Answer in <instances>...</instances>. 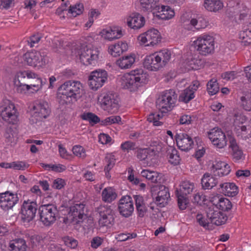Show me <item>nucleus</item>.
<instances>
[{"label":"nucleus","mask_w":251,"mask_h":251,"mask_svg":"<svg viewBox=\"0 0 251 251\" xmlns=\"http://www.w3.org/2000/svg\"><path fill=\"white\" fill-rule=\"evenodd\" d=\"M84 93L83 84L77 80H68L58 89V101L66 105L77 101Z\"/></svg>","instance_id":"1"},{"label":"nucleus","mask_w":251,"mask_h":251,"mask_svg":"<svg viewBox=\"0 0 251 251\" xmlns=\"http://www.w3.org/2000/svg\"><path fill=\"white\" fill-rule=\"evenodd\" d=\"M171 58V52L168 49H163L147 56L143 65L147 69L156 71L165 66Z\"/></svg>","instance_id":"2"},{"label":"nucleus","mask_w":251,"mask_h":251,"mask_svg":"<svg viewBox=\"0 0 251 251\" xmlns=\"http://www.w3.org/2000/svg\"><path fill=\"white\" fill-rule=\"evenodd\" d=\"M76 56L83 65L95 66L100 58V52L98 48L90 45H83L75 50L73 51Z\"/></svg>","instance_id":"3"},{"label":"nucleus","mask_w":251,"mask_h":251,"mask_svg":"<svg viewBox=\"0 0 251 251\" xmlns=\"http://www.w3.org/2000/svg\"><path fill=\"white\" fill-rule=\"evenodd\" d=\"M214 39L213 36L207 34H202L194 41V49L202 55L212 53L214 51Z\"/></svg>","instance_id":"4"},{"label":"nucleus","mask_w":251,"mask_h":251,"mask_svg":"<svg viewBox=\"0 0 251 251\" xmlns=\"http://www.w3.org/2000/svg\"><path fill=\"white\" fill-rule=\"evenodd\" d=\"M177 95L172 89L163 92L157 99L156 107L162 113L171 111L176 105Z\"/></svg>","instance_id":"5"},{"label":"nucleus","mask_w":251,"mask_h":251,"mask_svg":"<svg viewBox=\"0 0 251 251\" xmlns=\"http://www.w3.org/2000/svg\"><path fill=\"white\" fill-rule=\"evenodd\" d=\"M51 112L48 103L45 101H39L34 103L30 110V122L32 124L42 121L49 117Z\"/></svg>","instance_id":"6"},{"label":"nucleus","mask_w":251,"mask_h":251,"mask_svg":"<svg viewBox=\"0 0 251 251\" xmlns=\"http://www.w3.org/2000/svg\"><path fill=\"white\" fill-rule=\"evenodd\" d=\"M98 102L103 110L111 114L117 112L120 106L118 96L110 93H101L98 96Z\"/></svg>","instance_id":"7"},{"label":"nucleus","mask_w":251,"mask_h":251,"mask_svg":"<svg viewBox=\"0 0 251 251\" xmlns=\"http://www.w3.org/2000/svg\"><path fill=\"white\" fill-rule=\"evenodd\" d=\"M0 115L5 122L15 124L18 121V112L15 105L9 100H4L0 106Z\"/></svg>","instance_id":"8"},{"label":"nucleus","mask_w":251,"mask_h":251,"mask_svg":"<svg viewBox=\"0 0 251 251\" xmlns=\"http://www.w3.org/2000/svg\"><path fill=\"white\" fill-rule=\"evenodd\" d=\"M23 59L28 65L38 69L44 67L49 62V58L44 52L37 51L26 52Z\"/></svg>","instance_id":"9"},{"label":"nucleus","mask_w":251,"mask_h":251,"mask_svg":"<svg viewBox=\"0 0 251 251\" xmlns=\"http://www.w3.org/2000/svg\"><path fill=\"white\" fill-rule=\"evenodd\" d=\"M39 213L41 222L46 226L53 224L56 220L58 210L53 204H44L39 207Z\"/></svg>","instance_id":"10"},{"label":"nucleus","mask_w":251,"mask_h":251,"mask_svg":"<svg viewBox=\"0 0 251 251\" xmlns=\"http://www.w3.org/2000/svg\"><path fill=\"white\" fill-rule=\"evenodd\" d=\"M108 78L107 72L103 69H97L91 72L88 76V86L89 88L96 91L102 87Z\"/></svg>","instance_id":"11"},{"label":"nucleus","mask_w":251,"mask_h":251,"mask_svg":"<svg viewBox=\"0 0 251 251\" xmlns=\"http://www.w3.org/2000/svg\"><path fill=\"white\" fill-rule=\"evenodd\" d=\"M37 209V204L34 200H25L21 206V218L24 224L32 221L35 217Z\"/></svg>","instance_id":"12"},{"label":"nucleus","mask_w":251,"mask_h":251,"mask_svg":"<svg viewBox=\"0 0 251 251\" xmlns=\"http://www.w3.org/2000/svg\"><path fill=\"white\" fill-rule=\"evenodd\" d=\"M146 74L142 69H136L126 73V88L130 91L137 89L140 84L145 82Z\"/></svg>","instance_id":"13"},{"label":"nucleus","mask_w":251,"mask_h":251,"mask_svg":"<svg viewBox=\"0 0 251 251\" xmlns=\"http://www.w3.org/2000/svg\"><path fill=\"white\" fill-rule=\"evenodd\" d=\"M151 192L155 198L156 204L160 207H164L170 197L169 189L164 185H155L151 187Z\"/></svg>","instance_id":"14"},{"label":"nucleus","mask_w":251,"mask_h":251,"mask_svg":"<svg viewBox=\"0 0 251 251\" xmlns=\"http://www.w3.org/2000/svg\"><path fill=\"white\" fill-rule=\"evenodd\" d=\"M138 41L145 46H153L161 40V36L158 30L152 28L141 34L138 37Z\"/></svg>","instance_id":"15"},{"label":"nucleus","mask_w":251,"mask_h":251,"mask_svg":"<svg viewBox=\"0 0 251 251\" xmlns=\"http://www.w3.org/2000/svg\"><path fill=\"white\" fill-rule=\"evenodd\" d=\"M19 200L17 193L8 191L2 193L0 194V207L4 211L12 209Z\"/></svg>","instance_id":"16"},{"label":"nucleus","mask_w":251,"mask_h":251,"mask_svg":"<svg viewBox=\"0 0 251 251\" xmlns=\"http://www.w3.org/2000/svg\"><path fill=\"white\" fill-rule=\"evenodd\" d=\"M208 136L212 144L217 147L222 149L227 144L225 134L219 128L215 127L208 132Z\"/></svg>","instance_id":"17"},{"label":"nucleus","mask_w":251,"mask_h":251,"mask_svg":"<svg viewBox=\"0 0 251 251\" xmlns=\"http://www.w3.org/2000/svg\"><path fill=\"white\" fill-rule=\"evenodd\" d=\"M85 204L82 203H76L70 207L67 218L72 222L79 223L85 217Z\"/></svg>","instance_id":"18"},{"label":"nucleus","mask_w":251,"mask_h":251,"mask_svg":"<svg viewBox=\"0 0 251 251\" xmlns=\"http://www.w3.org/2000/svg\"><path fill=\"white\" fill-rule=\"evenodd\" d=\"M100 215L99 224L100 226H109L114 222L112 210L107 206H100L98 208Z\"/></svg>","instance_id":"19"},{"label":"nucleus","mask_w":251,"mask_h":251,"mask_svg":"<svg viewBox=\"0 0 251 251\" xmlns=\"http://www.w3.org/2000/svg\"><path fill=\"white\" fill-rule=\"evenodd\" d=\"M207 217L211 223L216 226L225 224L227 220L226 214L213 207H209L206 210Z\"/></svg>","instance_id":"20"},{"label":"nucleus","mask_w":251,"mask_h":251,"mask_svg":"<svg viewBox=\"0 0 251 251\" xmlns=\"http://www.w3.org/2000/svg\"><path fill=\"white\" fill-rule=\"evenodd\" d=\"M99 35L104 40L112 41L121 38L123 36V32L121 27L113 26L103 29L100 32Z\"/></svg>","instance_id":"21"},{"label":"nucleus","mask_w":251,"mask_h":251,"mask_svg":"<svg viewBox=\"0 0 251 251\" xmlns=\"http://www.w3.org/2000/svg\"><path fill=\"white\" fill-rule=\"evenodd\" d=\"M231 169L229 165L226 162L216 161L210 167L211 174L215 176L222 177L229 174Z\"/></svg>","instance_id":"22"},{"label":"nucleus","mask_w":251,"mask_h":251,"mask_svg":"<svg viewBox=\"0 0 251 251\" xmlns=\"http://www.w3.org/2000/svg\"><path fill=\"white\" fill-rule=\"evenodd\" d=\"M175 139L177 147L181 151H188L192 149L193 141L188 135L185 133L177 134Z\"/></svg>","instance_id":"23"},{"label":"nucleus","mask_w":251,"mask_h":251,"mask_svg":"<svg viewBox=\"0 0 251 251\" xmlns=\"http://www.w3.org/2000/svg\"><path fill=\"white\" fill-rule=\"evenodd\" d=\"M209 199L213 205L223 211H228L232 207V204L228 199L218 195H212Z\"/></svg>","instance_id":"24"},{"label":"nucleus","mask_w":251,"mask_h":251,"mask_svg":"<svg viewBox=\"0 0 251 251\" xmlns=\"http://www.w3.org/2000/svg\"><path fill=\"white\" fill-rule=\"evenodd\" d=\"M154 12H156V17L164 20H168L175 16L174 10L169 6L158 5Z\"/></svg>","instance_id":"25"},{"label":"nucleus","mask_w":251,"mask_h":251,"mask_svg":"<svg viewBox=\"0 0 251 251\" xmlns=\"http://www.w3.org/2000/svg\"><path fill=\"white\" fill-rule=\"evenodd\" d=\"M127 23L131 28L138 29L144 25L145 20L140 14L134 13L129 17Z\"/></svg>","instance_id":"26"},{"label":"nucleus","mask_w":251,"mask_h":251,"mask_svg":"<svg viewBox=\"0 0 251 251\" xmlns=\"http://www.w3.org/2000/svg\"><path fill=\"white\" fill-rule=\"evenodd\" d=\"M222 193L228 197H235L239 193L238 187L233 182H225L220 185Z\"/></svg>","instance_id":"27"},{"label":"nucleus","mask_w":251,"mask_h":251,"mask_svg":"<svg viewBox=\"0 0 251 251\" xmlns=\"http://www.w3.org/2000/svg\"><path fill=\"white\" fill-rule=\"evenodd\" d=\"M229 148L232 150V156L235 161H239L243 158V152L238 146L234 137L228 136Z\"/></svg>","instance_id":"28"},{"label":"nucleus","mask_w":251,"mask_h":251,"mask_svg":"<svg viewBox=\"0 0 251 251\" xmlns=\"http://www.w3.org/2000/svg\"><path fill=\"white\" fill-rule=\"evenodd\" d=\"M142 10L146 12H153L158 6L159 0H139Z\"/></svg>","instance_id":"29"},{"label":"nucleus","mask_w":251,"mask_h":251,"mask_svg":"<svg viewBox=\"0 0 251 251\" xmlns=\"http://www.w3.org/2000/svg\"><path fill=\"white\" fill-rule=\"evenodd\" d=\"M201 183L203 189H211L217 184L218 180L210 174L205 173L201 179Z\"/></svg>","instance_id":"30"},{"label":"nucleus","mask_w":251,"mask_h":251,"mask_svg":"<svg viewBox=\"0 0 251 251\" xmlns=\"http://www.w3.org/2000/svg\"><path fill=\"white\" fill-rule=\"evenodd\" d=\"M203 6L208 11L216 12L223 8L224 4L220 0H205Z\"/></svg>","instance_id":"31"},{"label":"nucleus","mask_w":251,"mask_h":251,"mask_svg":"<svg viewBox=\"0 0 251 251\" xmlns=\"http://www.w3.org/2000/svg\"><path fill=\"white\" fill-rule=\"evenodd\" d=\"M9 248L10 251H26L27 245L24 239L19 238L10 241Z\"/></svg>","instance_id":"32"},{"label":"nucleus","mask_w":251,"mask_h":251,"mask_svg":"<svg viewBox=\"0 0 251 251\" xmlns=\"http://www.w3.org/2000/svg\"><path fill=\"white\" fill-rule=\"evenodd\" d=\"M141 176L152 183H158L161 181L162 175L157 172L149 170H143L141 172Z\"/></svg>","instance_id":"33"},{"label":"nucleus","mask_w":251,"mask_h":251,"mask_svg":"<svg viewBox=\"0 0 251 251\" xmlns=\"http://www.w3.org/2000/svg\"><path fill=\"white\" fill-rule=\"evenodd\" d=\"M134 199L135 201V204L139 217H143L147 212V207L145 204L143 198L141 196L135 195Z\"/></svg>","instance_id":"34"},{"label":"nucleus","mask_w":251,"mask_h":251,"mask_svg":"<svg viewBox=\"0 0 251 251\" xmlns=\"http://www.w3.org/2000/svg\"><path fill=\"white\" fill-rule=\"evenodd\" d=\"M117 197L115 190L111 187L105 188L101 193V199L105 202L111 203Z\"/></svg>","instance_id":"35"},{"label":"nucleus","mask_w":251,"mask_h":251,"mask_svg":"<svg viewBox=\"0 0 251 251\" xmlns=\"http://www.w3.org/2000/svg\"><path fill=\"white\" fill-rule=\"evenodd\" d=\"M204 61L200 56L195 55L186 62L188 70H198L203 66Z\"/></svg>","instance_id":"36"},{"label":"nucleus","mask_w":251,"mask_h":251,"mask_svg":"<svg viewBox=\"0 0 251 251\" xmlns=\"http://www.w3.org/2000/svg\"><path fill=\"white\" fill-rule=\"evenodd\" d=\"M169 162L174 165H178L180 161L178 151L174 148L170 147L167 150Z\"/></svg>","instance_id":"37"},{"label":"nucleus","mask_w":251,"mask_h":251,"mask_svg":"<svg viewBox=\"0 0 251 251\" xmlns=\"http://www.w3.org/2000/svg\"><path fill=\"white\" fill-rule=\"evenodd\" d=\"M126 50V44L124 42H119L115 45L109 47L108 52L112 56H120Z\"/></svg>","instance_id":"38"},{"label":"nucleus","mask_w":251,"mask_h":251,"mask_svg":"<svg viewBox=\"0 0 251 251\" xmlns=\"http://www.w3.org/2000/svg\"><path fill=\"white\" fill-rule=\"evenodd\" d=\"M116 158L114 154L112 153L107 154L105 157V166L104 171L107 178L110 177L109 172L114 167L115 164Z\"/></svg>","instance_id":"39"},{"label":"nucleus","mask_w":251,"mask_h":251,"mask_svg":"<svg viewBox=\"0 0 251 251\" xmlns=\"http://www.w3.org/2000/svg\"><path fill=\"white\" fill-rule=\"evenodd\" d=\"M194 184L189 181H183L180 185L181 195L186 196L190 194L193 190Z\"/></svg>","instance_id":"40"},{"label":"nucleus","mask_w":251,"mask_h":251,"mask_svg":"<svg viewBox=\"0 0 251 251\" xmlns=\"http://www.w3.org/2000/svg\"><path fill=\"white\" fill-rule=\"evenodd\" d=\"M80 118L84 121H88L92 125H95L100 122V118L91 112H84L80 115Z\"/></svg>","instance_id":"41"},{"label":"nucleus","mask_w":251,"mask_h":251,"mask_svg":"<svg viewBox=\"0 0 251 251\" xmlns=\"http://www.w3.org/2000/svg\"><path fill=\"white\" fill-rule=\"evenodd\" d=\"M239 38L242 44L244 46H248L251 44V31L245 29L240 32Z\"/></svg>","instance_id":"42"},{"label":"nucleus","mask_w":251,"mask_h":251,"mask_svg":"<svg viewBox=\"0 0 251 251\" xmlns=\"http://www.w3.org/2000/svg\"><path fill=\"white\" fill-rule=\"evenodd\" d=\"M40 165L45 170L48 171H53L56 172H62L66 170V167L60 164H48L45 163H40Z\"/></svg>","instance_id":"43"},{"label":"nucleus","mask_w":251,"mask_h":251,"mask_svg":"<svg viewBox=\"0 0 251 251\" xmlns=\"http://www.w3.org/2000/svg\"><path fill=\"white\" fill-rule=\"evenodd\" d=\"M219 84L216 79L212 78L208 82L207 90L209 95L212 96L217 94L219 92Z\"/></svg>","instance_id":"44"},{"label":"nucleus","mask_w":251,"mask_h":251,"mask_svg":"<svg viewBox=\"0 0 251 251\" xmlns=\"http://www.w3.org/2000/svg\"><path fill=\"white\" fill-rule=\"evenodd\" d=\"M22 79L21 78H17V76H15L14 78V84L16 87L17 91L21 93H25L26 91L29 90L31 88V85L23 84L21 82Z\"/></svg>","instance_id":"45"},{"label":"nucleus","mask_w":251,"mask_h":251,"mask_svg":"<svg viewBox=\"0 0 251 251\" xmlns=\"http://www.w3.org/2000/svg\"><path fill=\"white\" fill-rule=\"evenodd\" d=\"M194 98L195 94H193V92L191 91L188 88H186L180 94L179 100L186 103Z\"/></svg>","instance_id":"46"},{"label":"nucleus","mask_w":251,"mask_h":251,"mask_svg":"<svg viewBox=\"0 0 251 251\" xmlns=\"http://www.w3.org/2000/svg\"><path fill=\"white\" fill-rule=\"evenodd\" d=\"M190 24L195 28L199 29L204 28L207 26V22L203 18L199 17L198 19H192L190 21Z\"/></svg>","instance_id":"47"},{"label":"nucleus","mask_w":251,"mask_h":251,"mask_svg":"<svg viewBox=\"0 0 251 251\" xmlns=\"http://www.w3.org/2000/svg\"><path fill=\"white\" fill-rule=\"evenodd\" d=\"M72 152L75 156L82 159L86 156V150L80 145H75L72 148Z\"/></svg>","instance_id":"48"},{"label":"nucleus","mask_w":251,"mask_h":251,"mask_svg":"<svg viewBox=\"0 0 251 251\" xmlns=\"http://www.w3.org/2000/svg\"><path fill=\"white\" fill-rule=\"evenodd\" d=\"M162 117V114L151 113L148 117L147 120L150 123H152L153 125L155 126H160L163 124L162 122L159 121Z\"/></svg>","instance_id":"49"},{"label":"nucleus","mask_w":251,"mask_h":251,"mask_svg":"<svg viewBox=\"0 0 251 251\" xmlns=\"http://www.w3.org/2000/svg\"><path fill=\"white\" fill-rule=\"evenodd\" d=\"M83 10V6L81 4H78L73 6H71L69 9L68 13L70 16L75 17L81 14Z\"/></svg>","instance_id":"50"},{"label":"nucleus","mask_w":251,"mask_h":251,"mask_svg":"<svg viewBox=\"0 0 251 251\" xmlns=\"http://www.w3.org/2000/svg\"><path fill=\"white\" fill-rule=\"evenodd\" d=\"M231 12L233 13V16L236 21L238 19L239 20H244L246 18L249 12V10L247 8L243 9L242 11L236 10V11H230Z\"/></svg>","instance_id":"51"},{"label":"nucleus","mask_w":251,"mask_h":251,"mask_svg":"<svg viewBox=\"0 0 251 251\" xmlns=\"http://www.w3.org/2000/svg\"><path fill=\"white\" fill-rule=\"evenodd\" d=\"M121 117L120 116H112L107 117L101 121V125L103 126L110 125L112 124L118 123L121 121Z\"/></svg>","instance_id":"52"},{"label":"nucleus","mask_w":251,"mask_h":251,"mask_svg":"<svg viewBox=\"0 0 251 251\" xmlns=\"http://www.w3.org/2000/svg\"><path fill=\"white\" fill-rule=\"evenodd\" d=\"M247 121V117L243 114L238 113L234 114L233 124L235 126H239L240 124L245 123Z\"/></svg>","instance_id":"53"},{"label":"nucleus","mask_w":251,"mask_h":251,"mask_svg":"<svg viewBox=\"0 0 251 251\" xmlns=\"http://www.w3.org/2000/svg\"><path fill=\"white\" fill-rule=\"evenodd\" d=\"M63 240L65 245L71 249H75L78 245V241L72 237H65Z\"/></svg>","instance_id":"54"},{"label":"nucleus","mask_w":251,"mask_h":251,"mask_svg":"<svg viewBox=\"0 0 251 251\" xmlns=\"http://www.w3.org/2000/svg\"><path fill=\"white\" fill-rule=\"evenodd\" d=\"M29 165L24 161L12 162V168L17 170H25L28 168Z\"/></svg>","instance_id":"55"},{"label":"nucleus","mask_w":251,"mask_h":251,"mask_svg":"<svg viewBox=\"0 0 251 251\" xmlns=\"http://www.w3.org/2000/svg\"><path fill=\"white\" fill-rule=\"evenodd\" d=\"M128 176H127V179L132 184L137 185L139 184V179L135 176L133 174V169L132 168H129L128 169Z\"/></svg>","instance_id":"56"},{"label":"nucleus","mask_w":251,"mask_h":251,"mask_svg":"<svg viewBox=\"0 0 251 251\" xmlns=\"http://www.w3.org/2000/svg\"><path fill=\"white\" fill-rule=\"evenodd\" d=\"M207 197L202 193H198L194 197V201L198 204L205 203L207 201Z\"/></svg>","instance_id":"57"},{"label":"nucleus","mask_w":251,"mask_h":251,"mask_svg":"<svg viewBox=\"0 0 251 251\" xmlns=\"http://www.w3.org/2000/svg\"><path fill=\"white\" fill-rule=\"evenodd\" d=\"M134 211L133 202H131V198L126 196V218L130 216Z\"/></svg>","instance_id":"58"},{"label":"nucleus","mask_w":251,"mask_h":251,"mask_svg":"<svg viewBox=\"0 0 251 251\" xmlns=\"http://www.w3.org/2000/svg\"><path fill=\"white\" fill-rule=\"evenodd\" d=\"M118 210L123 216H126V196H123L118 203Z\"/></svg>","instance_id":"59"},{"label":"nucleus","mask_w":251,"mask_h":251,"mask_svg":"<svg viewBox=\"0 0 251 251\" xmlns=\"http://www.w3.org/2000/svg\"><path fill=\"white\" fill-rule=\"evenodd\" d=\"M196 220L198 223L201 226L207 228L208 227L209 221L206 219L202 214H198L196 216Z\"/></svg>","instance_id":"60"},{"label":"nucleus","mask_w":251,"mask_h":251,"mask_svg":"<svg viewBox=\"0 0 251 251\" xmlns=\"http://www.w3.org/2000/svg\"><path fill=\"white\" fill-rule=\"evenodd\" d=\"M58 150L60 156L62 158L70 159L72 158V155L67 151V150L62 145L58 146Z\"/></svg>","instance_id":"61"},{"label":"nucleus","mask_w":251,"mask_h":251,"mask_svg":"<svg viewBox=\"0 0 251 251\" xmlns=\"http://www.w3.org/2000/svg\"><path fill=\"white\" fill-rule=\"evenodd\" d=\"M184 196L181 194L178 196V205L181 210L186 209L187 204V200Z\"/></svg>","instance_id":"62"},{"label":"nucleus","mask_w":251,"mask_h":251,"mask_svg":"<svg viewBox=\"0 0 251 251\" xmlns=\"http://www.w3.org/2000/svg\"><path fill=\"white\" fill-rule=\"evenodd\" d=\"M242 105L243 108L246 111L251 110V99L245 97L241 98Z\"/></svg>","instance_id":"63"},{"label":"nucleus","mask_w":251,"mask_h":251,"mask_svg":"<svg viewBox=\"0 0 251 251\" xmlns=\"http://www.w3.org/2000/svg\"><path fill=\"white\" fill-rule=\"evenodd\" d=\"M41 38V35L39 33L31 36L28 41L30 47L34 46L35 44H37L39 42Z\"/></svg>","instance_id":"64"}]
</instances>
